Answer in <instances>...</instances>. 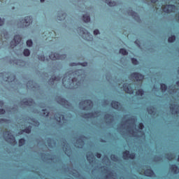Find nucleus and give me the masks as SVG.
Returning a JSON list of instances; mask_svg holds the SVG:
<instances>
[{
    "label": "nucleus",
    "instance_id": "obj_1",
    "mask_svg": "<svg viewBox=\"0 0 179 179\" xmlns=\"http://www.w3.org/2000/svg\"><path fill=\"white\" fill-rule=\"evenodd\" d=\"M4 138L7 142H10L11 143H15L16 142V139L15 138V136L12 134L10 131L6 130L3 132Z\"/></svg>",
    "mask_w": 179,
    "mask_h": 179
},
{
    "label": "nucleus",
    "instance_id": "obj_2",
    "mask_svg": "<svg viewBox=\"0 0 179 179\" xmlns=\"http://www.w3.org/2000/svg\"><path fill=\"white\" fill-rule=\"evenodd\" d=\"M162 10L165 13H172V12H174L177 7H176L173 4H166L165 6H162Z\"/></svg>",
    "mask_w": 179,
    "mask_h": 179
},
{
    "label": "nucleus",
    "instance_id": "obj_3",
    "mask_svg": "<svg viewBox=\"0 0 179 179\" xmlns=\"http://www.w3.org/2000/svg\"><path fill=\"white\" fill-rule=\"evenodd\" d=\"M136 157V155L135 152H129V150H124L122 152V157L124 160H128V159H131V160H134L135 157Z\"/></svg>",
    "mask_w": 179,
    "mask_h": 179
},
{
    "label": "nucleus",
    "instance_id": "obj_4",
    "mask_svg": "<svg viewBox=\"0 0 179 179\" xmlns=\"http://www.w3.org/2000/svg\"><path fill=\"white\" fill-rule=\"evenodd\" d=\"M130 76L136 80V82H143V79L145 78V76L142 75L141 73L134 72L130 74Z\"/></svg>",
    "mask_w": 179,
    "mask_h": 179
},
{
    "label": "nucleus",
    "instance_id": "obj_5",
    "mask_svg": "<svg viewBox=\"0 0 179 179\" xmlns=\"http://www.w3.org/2000/svg\"><path fill=\"white\" fill-rule=\"evenodd\" d=\"M77 31L80 36H83V38H87V37L90 36V33H89V31L83 27H78L77 29Z\"/></svg>",
    "mask_w": 179,
    "mask_h": 179
},
{
    "label": "nucleus",
    "instance_id": "obj_6",
    "mask_svg": "<svg viewBox=\"0 0 179 179\" xmlns=\"http://www.w3.org/2000/svg\"><path fill=\"white\" fill-rule=\"evenodd\" d=\"M22 42V36L20 35H15L14 38L10 42L11 47H16V45H19Z\"/></svg>",
    "mask_w": 179,
    "mask_h": 179
},
{
    "label": "nucleus",
    "instance_id": "obj_7",
    "mask_svg": "<svg viewBox=\"0 0 179 179\" xmlns=\"http://www.w3.org/2000/svg\"><path fill=\"white\" fill-rule=\"evenodd\" d=\"M21 23H22L23 26L25 27H29L31 23H33V17L27 16L24 20H22Z\"/></svg>",
    "mask_w": 179,
    "mask_h": 179
},
{
    "label": "nucleus",
    "instance_id": "obj_8",
    "mask_svg": "<svg viewBox=\"0 0 179 179\" xmlns=\"http://www.w3.org/2000/svg\"><path fill=\"white\" fill-rule=\"evenodd\" d=\"M57 103L59 104H61V106H63V107H71V103L68 101V100L65 99L64 98H62L61 96H59L57 99Z\"/></svg>",
    "mask_w": 179,
    "mask_h": 179
},
{
    "label": "nucleus",
    "instance_id": "obj_9",
    "mask_svg": "<svg viewBox=\"0 0 179 179\" xmlns=\"http://www.w3.org/2000/svg\"><path fill=\"white\" fill-rule=\"evenodd\" d=\"M123 90H124L125 93H128L129 94H134V88H132L131 84H124Z\"/></svg>",
    "mask_w": 179,
    "mask_h": 179
},
{
    "label": "nucleus",
    "instance_id": "obj_10",
    "mask_svg": "<svg viewBox=\"0 0 179 179\" xmlns=\"http://www.w3.org/2000/svg\"><path fill=\"white\" fill-rule=\"evenodd\" d=\"M49 58H50V59H52V61H57V59H61L62 56H61V55H59V53H57V52L52 53V52L49 55Z\"/></svg>",
    "mask_w": 179,
    "mask_h": 179
},
{
    "label": "nucleus",
    "instance_id": "obj_11",
    "mask_svg": "<svg viewBox=\"0 0 179 179\" xmlns=\"http://www.w3.org/2000/svg\"><path fill=\"white\" fill-rule=\"evenodd\" d=\"M82 104H87L88 108L93 107V101H92V100L90 99H86L85 101L80 102V106H81Z\"/></svg>",
    "mask_w": 179,
    "mask_h": 179
},
{
    "label": "nucleus",
    "instance_id": "obj_12",
    "mask_svg": "<svg viewBox=\"0 0 179 179\" xmlns=\"http://www.w3.org/2000/svg\"><path fill=\"white\" fill-rule=\"evenodd\" d=\"M110 104L112 108H114L115 110H118V108L121 107V103L117 101H112Z\"/></svg>",
    "mask_w": 179,
    "mask_h": 179
},
{
    "label": "nucleus",
    "instance_id": "obj_13",
    "mask_svg": "<svg viewBox=\"0 0 179 179\" xmlns=\"http://www.w3.org/2000/svg\"><path fill=\"white\" fill-rule=\"evenodd\" d=\"M55 120L57 122H61L62 120H65V116L61 114V113H57L55 115Z\"/></svg>",
    "mask_w": 179,
    "mask_h": 179
},
{
    "label": "nucleus",
    "instance_id": "obj_14",
    "mask_svg": "<svg viewBox=\"0 0 179 179\" xmlns=\"http://www.w3.org/2000/svg\"><path fill=\"white\" fill-rule=\"evenodd\" d=\"M170 170L174 174H178L179 173V169L178 166L176 164H172L170 166Z\"/></svg>",
    "mask_w": 179,
    "mask_h": 179
},
{
    "label": "nucleus",
    "instance_id": "obj_15",
    "mask_svg": "<svg viewBox=\"0 0 179 179\" xmlns=\"http://www.w3.org/2000/svg\"><path fill=\"white\" fill-rule=\"evenodd\" d=\"M145 176H146V177H152V176H155V172L152 169H147L145 171Z\"/></svg>",
    "mask_w": 179,
    "mask_h": 179
},
{
    "label": "nucleus",
    "instance_id": "obj_16",
    "mask_svg": "<svg viewBox=\"0 0 179 179\" xmlns=\"http://www.w3.org/2000/svg\"><path fill=\"white\" fill-rule=\"evenodd\" d=\"M22 103L24 106H34V101L31 99L29 100H27V101H22Z\"/></svg>",
    "mask_w": 179,
    "mask_h": 179
},
{
    "label": "nucleus",
    "instance_id": "obj_17",
    "mask_svg": "<svg viewBox=\"0 0 179 179\" xmlns=\"http://www.w3.org/2000/svg\"><path fill=\"white\" fill-rule=\"evenodd\" d=\"M31 132V127L30 126L26 127L25 129L21 130L20 131V134L22 135V134L25 133V134H30Z\"/></svg>",
    "mask_w": 179,
    "mask_h": 179
},
{
    "label": "nucleus",
    "instance_id": "obj_18",
    "mask_svg": "<svg viewBox=\"0 0 179 179\" xmlns=\"http://www.w3.org/2000/svg\"><path fill=\"white\" fill-rule=\"evenodd\" d=\"M105 3H107L108 6H115L117 3L115 1H111V0H102Z\"/></svg>",
    "mask_w": 179,
    "mask_h": 179
},
{
    "label": "nucleus",
    "instance_id": "obj_19",
    "mask_svg": "<svg viewBox=\"0 0 179 179\" xmlns=\"http://www.w3.org/2000/svg\"><path fill=\"white\" fill-rule=\"evenodd\" d=\"M147 111L150 115H155V108L154 106H150L147 108Z\"/></svg>",
    "mask_w": 179,
    "mask_h": 179
},
{
    "label": "nucleus",
    "instance_id": "obj_20",
    "mask_svg": "<svg viewBox=\"0 0 179 179\" xmlns=\"http://www.w3.org/2000/svg\"><path fill=\"white\" fill-rule=\"evenodd\" d=\"M83 20L85 23H89V22H90V15H89L87 14L83 15Z\"/></svg>",
    "mask_w": 179,
    "mask_h": 179
},
{
    "label": "nucleus",
    "instance_id": "obj_21",
    "mask_svg": "<svg viewBox=\"0 0 179 179\" xmlns=\"http://www.w3.org/2000/svg\"><path fill=\"white\" fill-rule=\"evenodd\" d=\"M129 15L130 16H132V17H134V19H136V17H139V15H138V13L131 10L129 12Z\"/></svg>",
    "mask_w": 179,
    "mask_h": 179
},
{
    "label": "nucleus",
    "instance_id": "obj_22",
    "mask_svg": "<svg viewBox=\"0 0 179 179\" xmlns=\"http://www.w3.org/2000/svg\"><path fill=\"white\" fill-rule=\"evenodd\" d=\"M61 79H62V78L59 76H52V78H50V80H52V82H59L61 80Z\"/></svg>",
    "mask_w": 179,
    "mask_h": 179
},
{
    "label": "nucleus",
    "instance_id": "obj_23",
    "mask_svg": "<svg viewBox=\"0 0 179 179\" xmlns=\"http://www.w3.org/2000/svg\"><path fill=\"white\" fill-rule=\"evenodd\" d=\"M93 153L87 155V159L90 163H93Z\"/></svg>",
    "mask_w": 179,
    "mask_h": 179
},
{
    "label": "nucleus",
    "instance_id": "obj_24",
    "mask_svg": "<svg viewBox=\"0 0 179 179\" xmlns=\"http://www.w3.org/2000/svg\"><path fill=\"white\" fill-rule=\"evenodd\" d=\"M85 138H86L85 136L81 135L77 140V142H78V143H82V145H83V143H85V141H83Z\"/></svg>",
    "mask_w": 179,
    "mask_h": 179
},
{
    "label": "nucleus",
    "instance_id": "obj_25",
    "mask_svg": "<svg viewBox=\"0 0 179 179\" xmlns=\"http://www.w3.org/2000/svg\"><path fill=\"white\" fill-rule=\"evenodd\" d=\"M144 93H145V91H143V89H139V90H138L136 91V94L137 96H143Z\"/></svg>",
    "mask_w": 179,
    "mask_h": 179
},
{
    "label": "nucleus",
    "instance_id": "obj_26",
    "mask_svg": "<svg viewBox=\"0 0 179 179\" xmlns=\"http://www.w3.org/2000/svg\"><path fill=\"white\" fill-rule=\"evenodd\" d=\"M50 112L47 109L42 110V117H48Z\"/></svg>",
    "mask_w": 179,
    "mask_h": 179
},
{
    "label": "nucleus",
    "instance_id": "obj_27",
    "mask_svg": "<svg viewBox=\"0 0 179 179\" xmlns=\"http://www.w3.org/2000/svg\"><path fill=\"white\" fill-rule=\"evenodd\" d=\"M120 54H122V55H128V52L125 48H121L119 50Z\"/></svg>",
    "mask_w": 179,
    "mask_h": 179
},
{
    "label": "nucleus",
    "instance_id": "obj_28",
    "mask_svg": "<svg viewBox=\"0 0 179 179\" xmlns=\"http://www.w3.org/2000/svg\"><path fill=\"white\" fill-rule=\"evenodd\" d=\"M160 89H161L162 92H166L167 90V85L164 83H161Z\"/></svg>",
    "mask_w": 179,
    "mask_h": 179
},
{
    "label": "nucleus",
    "instance_id": "obj_29",
    "mask_svg": "<svg viewBox=\"0 0 179 179\" xmlns=\"http://www.w3.org/2000/svg\"><path fill=\"white\" fill-rule=\"evenodd\" d=\"M93 115H94L93 113H84L83 117L84 118H92V117H93Z\"/></svg>",
    "mask_w": 179,
    "mask_h": 179
},
{
    "label": "nucleus",
    "instance_id": "obj_30",
    "mask_svg": "<svg viewBox=\"0 0 179 179\" xmlns=\"http://www.w3.org/2000/svg\"><path fill=\"white\" fill-rule=\"evenodd\" d=\"M168 41L169 43H174V41H176V36L174 35L171 36L169 37Z\"/></svg>",
    "mask_w": 179,
    "mask_h": 179
},
{
    "label": "nucleus",
    "instance_id": "obj_31",
    "mask_svg": "<svg viewBox=\"0 0 179 179\" xmlns=\"http://www.w3.org/2000/svg\"><path fill=\"white\" fill-rule=\"evenodd\" d=\"M19 146H23L26 143V140L24 138H20L18 141Z\"/></svg>",
    "mask_w": 179,
    "mask_h": 179
},
{
    "label": "nucleus",
    "instance_id": "obj_32",
    "mask_svg": "<svg viewBox=\"0 0 179 179\" xmlns=\"http://www.w3.org/2000/svg\"><path fill=\"white\" fill-rule=\"evenodd\" d=\"M23 54L25 57H29V55H30V50L29 49H24Z\"/></svg>",
    "mask_w": 179,
    "mask_h": 179
},
{
    "label": "nucleus",
    "instance_id": "obj_33",
    "mask_svg": "<svg viewBox=\"0 0 179 179\" xmlns=\"http://www.w3.org/2000/svg\"><path fill=\"white\" fill-rule=\"evenodd\" d=\"M110 159L113 162H117L118 160V157L114 154L110 155Z\"/></svg>",
    "mask_w": 179,
    "mask_h": 179
},
{
    "label": "nucleus",
    "instance_id": "obj_34",
    "mask_svg": "<svg viewBox=\"0 0 179 179\" xmlns=\"http://www.w3.org/2000/svg\"><path fill=\"white\" fill-rule=\"evenodd\" d=\"M131 62L133 65H138V64H139V62H138V59L134 57L131 58Z\"/></svg>",
    "mask_w": 179,
    "mask_h": 179
},
{
    "label": "nucleus",
    "instance_id": "obj_35",
    "mask_svg": "<svg viewBox=\"0 0 179 179\" xmlns=\"http://www.w3.org/2000/svg\"><path fill=\"white\" fill-rule=\"evenodd\" d=\"M38 59H39V61H45V57L44 56V55H38Z\"/></svg>",
    "mask_w": 179,
    "mask_h": 179
},
{
    "label": "nucleus",
    "instance_id": "obj_36",
    "mask_svg": "<svg viewBox=\"0 0 179 179\" xmlns=\"http://www.w3.org/2000/svg\"><path fill=\"white\" fill-rule=\"evenodd\" d=\"M27 47H31V45H33V41H31V39L27 41Z\"/></svg>",
    "mask_w": 179,
    "mask_h": 179
},
{
    "label": "nucleus",
    "instance_id": "obj_37",
    "mask_svg": "<svg viewBox=\"0 0 179 179\" xmlns=\"http://www.w3.org/2000/svg\"><path fill=\"white\" fill-rule=\"evenodd\" d=\"M66 16V13H62V17L61 16H57V19L59 20H62V19H65V17Z\"/></svg>",
    "mask_w": 179,
    "mask_h": 179
},
{
    "label": "nucleus",
    "instance_id": "obj_38",
    "mask_svg": "<svg viewBox=\"0 0 179 179\" xmlns=\"http://www.w3.org/2000/svg\"><path fill=\"white\" fill-rule=\"evenodd\" d=\"M138 128L139 129H143V128H145V126L143 125V123H139L138 125Z\"/></svg>",
    "mask_w": 179,
    "mask_h": 179
},
{
    "label": "nucleus",
    "instance_id": "obj_39",
    "mask_svg": "<svg viewBox=\"0 0 179 179\" xmlns=\"http://www.w3.org/2000/svg\"><path fill=\"white\" fill-rule=\"evenodd\" d=\"M95 156H96V157H97V159L101 158V155L100 154V152H96Z\"/></svg>",
    "mask_w": 179,
    "mask_h": 179
},
{
    "label": "nucleus",
    "instance_id": "obj_40",
    "mask_svg": "<svg viewBox=\"0 0 179 179\" xmlns=\"http://www.w3.org/2000/svg\"><path fill=\"white\" fill-rule=\"evenodd\" d=\"M94 36H97V34H100V31H99V29L94 30Z\"/></svg>",
    "mask_w": 179,
    "mask_h": 179
},
{
    "label": "nucleus",
    "instance_id": "obj_41",
    "mask_svg": "<svg viewBox=\"0 0 179 179\" xmlns=\"http://www.w3.org/2000/svg\"><path fill=\"white\" fill-rule=\"evenodd\" d=\"M6 113V111L4 109H0V115H3Z\"/></svg>",
    "mask_w": 179,
    "mask_h": 179
},
{
    "label": "nucleus",
    "instance_id": "obj_42",
    "mask_svg": "<svg viewBox=\"0 0 179 179\" xmlns=\"http://www.w3.org/2000/svg\"><path fill=\"white\" fill-rule=\"evenodd\" d=\"M3 23H5V21L0 18V26H3Z\"/></svg>",
    "mask_w": 179,
    "mask_h": 179
},
{
    "label": "nucleus",
    "instance_id": "obj_43",
    "mask_svg": "<svg viewBox=\"0 0 179 179\" xmlns=\"http://www.w3.org/2000/svg\"><path fill=\"white\" fill-rule=\"evenodd\" d=\"M8 120L6 119H0V122L3 123V122H7Z\"/></svg>",
    "mask_w": 179,
    "mask_h": 179
},
{
    "label": "nucleus",
    "instance_id": "obj_44",
    "mask_svg": "<svg viewBox=\"0 0 179 179\" xmlns=\"http://www.w3.org/2000/svg\"><path fill=\"white\" fill-rule=\"evenodd\" d=\"M80 64L82 65V66H87V62H84Z\"/></svg>",
    "mask_w": 179,
    "mask_h": 179
},
{
    "label": "nucleus",
    "instance_id": "obj_45",
    "mask_svg": "<svg viewBox=\"0 0 179 179\" xmlns=\"http://www.w3.org/2000/svg\"><path fill=\"white\" fill-rule=\"evenodd\" d=\"M159 0H151L152 3H156Z\"/></svg>",
    "mask_w": 179,
    "mask_h": 179
},
{
    "label": "nucleus",
    "instance_id": "obj_46",
    "mask_svg": "<svg viewBox=\"0 0 179 179\" xmlns=\"http://www.w3.org/2000/svg\"><path fill=\"white\" fill-rule=\"evenodd\" d=\"M71 80H72L73 83H75V82H76V80H78V79L73 78H72Z\"/></svg>",
    "mask_w": 179,
    "mask_h": 179
},
{
    "label": "nucleus",
    "instance_id": "obj_47",
    "mask_svg": "<svg viewBox=\"0 0 179 179\" xmlns=\"http://www.w3.org/2000/svg\"><path fill=\"white\" fill-rule=\"evenodd\" d=\"M110 117H111V115H110V114H107V115H106V118H110Z\"/></svg>",
    "mask_w": 179,
    "mask_h": 179
},
{
    "label": "nucleus",
    "instance_id": "obj_48",
    "mask_svg": "<svg viewBox=\"0 0 179 179\" xmlns=\"http://www.w3.org/2000/svg\"><path fill=\"white\" fill-rule=\"evenodd\" d=\"M128 121H134V118H130V119L126 120V122H128Z\"/></svg>",
    "mask_w": 179,
    "mask_h": 179
},
{
    "label": "nucleus",
    "instance_id": "obj_49",
    "mask_svg": "<svg viewBox=\"0 0 179 179\" xmlns=\"http://www.w3.org/2000/svg\"><path fill=\"white\" fill-rule=\"evenodd\" d=\"M170 110H171V111H174V107L171 106V107H170Z\"/></svg>",
    "mask_w": 179,
    "mask_h": 179
},
{
    "label": "nucleus",
    "instance_id": "obj_50",
    "mask_svg": "<svg viewBox=\"0 0 179 179\" xmlns=\"http://www.w3.org/2000/svg\"><path fill=\"white\" fill-rule=\"evenodd\" d=\"M0 106H3V101H0Z\"/></svg>",
    "mask_w": 179,
    "mask_h": 179
},
{
    "label": "nucleus",
    "instance_id": "obj_51",
    "mask_svg": "<svg viewBox=\"0 0 179 179\" xmlns=\"http://www.w3.org/2000/svg\"><path fill=\"white\" fill-rule=\"evenodd\" d=\"M71 66H76V63H71Z\"/></svg>",
    "mask_w": 179,
    "mask_h": 179
},
{
    "label": "nucleus",
    "instance_id": "obj_52",
    "mask_svg": "<svg viewBox=\"0 0 179 179\" xmlns=\"http://www.w3.org/2000/svg\"><path fill=\"white\" fill-rule=\"evenodd\" d=\"M3 73H0V78H3Z\"/></svg>",
    "mask_w": 179,
    "mask_h": 179
},
{
    "label": "nucleus",
    "instance_id": "obj_53",
    "mask_svg": "<svg viewBox=\"0 0 179 179\" xmlns=\"http://www.w3.org/2000/svg\"><path fill=\"white\" fill-rule=\"evenodd\" d=\"M65 82V78H62V83H64Z\"/></svg>",
    "mask_w": 179,
    "mask_h": 179
},
{
    "label": "nucleus",
    "instance_id": "obj_54",
    "mask_svg": "<svg viewBox=\"0 0 179 179\" xmlns=\"http://www.w3.org/2000/svg\"><path fill=\"white\" fill-rule=\"evenodd\" d=\"M83 110H86V106H84V107L83 108Z\"/></svg>",
    "mask_w": 179,
    "mask_h": 179
},
{
    "label": "nucleus",
    "instance_id": "obj_55",
    "mask_svg": "<svg viewBox=\"0 0 179 179\" xmlns=\"http://www.w3.org/2000/svg\"><path fill=\"white\" fill-rule=\"evenodd\" d=\"M129 132H134V130H130L129 131Z\"/></svg>",
    "mask_w": 179,
    "mask_h": 179
},
{
    "label": "nucleus",
    "instance_id": "obj_56",
    "mask_svg": "<svg viewBox=\"0 0 179 179\" xmlns=\"http://www.w3.org/2000/svg\"><path fill=\"white\" fill-rule=\"evenodd\" d=\"M45 0H41V2H44Z\"/></svg>",
    "mask_w": 179,
    "mask_h": 179
},
{
    "label": "nucleus",
    "instance_id": "obj_57",
    "mask_svg": "<svg viewBox=\"0 0 179 179\" xmlns=\"http://www.w3.org/2000/svg\"><path fill=\"white\" fill-rule=\"evenodd\" d=\"M178 162H179V155H178Z\"/></svg>",
    "mask_w": 179,
    "mask_h": 179
},
{
    "label": "nucleus",
    "instance_id": "obj_58",
    "mask_svg": "<svg viewBox=\"0 0 179 179\" xmlns=\"http://www.w3.org/2000/svg\"><path fill=\"white\" fill-rule=\"evenodd\" d=\"M9 80V77L7 78V80Z\"/></svg>",
    "mask_w": 179,
    "mask_h": 179
},
{
    "label": "nucleus",
    "instance_id": "obj_59",
    "mask_svg": "<svg viewBox=\"0 0 179 179\" xmlns=\"http://www.w3.org/2000/svg\"><path fill=\"white\" fill-rule=\"evenodd\" d=\"M48 141H51V138H48Z\"/></svg>",
    "mask_w": 179,
    "mask_h": 179
},
{
    "label": "nucleus",
    "instance_id": "obj_60",
    "mask_svg": "<svg viewBox=\"0 0 179 179\" xmlns=\"http://www.w3.org/2000/svg\"><path fill=\"white\" fill-rule=\"evenodd\" d=\"M108 176H111V173H109Z\"/></svg>",
    "mask_w": 179,
    "mask_h": 179
},
{
    "label": "nucleus",
    "instance_id": "obj_61",
    "mask_svg": "<svg viewBox=\"0 0 179 179\" xmlns=\"http://www.w3.org/2000/svg\"><path fill=\"white\" fill-rule=\"evenodd\" d=\"M106 178H107V177H108V176H106Z\"/></svg>",
    "mask_w": 179,
    "mask_h": 179
},
{
    "label": "nucleus",
    "instance_id": "obj_62",
    "mask_svg": "<svg viewBox=\"0 0 179 179\" xmlns=\"http://www.w3.org/2000/svg\"><path fill=\"white\" fill-rule=\"evenodd\" d=\"M177 113H178V112H177V111H176V114H177Z\"/></svg>",
    "mask_w": 179,
    "mask_h": 179
}]
</instances>
